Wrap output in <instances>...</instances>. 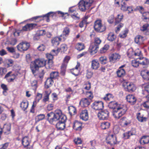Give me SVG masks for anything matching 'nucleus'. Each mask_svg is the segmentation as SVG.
Here are the masks:
<instances>
[{
    "label": "nucleus",
    "instance_id": "nucleus-1",
    "mask_svg": "<svg viewBox=\"0 0 149 149\" xmlns=\"http://www.w3.org/2000/svg\"><path fill=\"white\" fill-rule=\"evenodd\" d=\"M109 107L113 109V115L116 120L120 119V118L125 113L127 108L126 105L119 104L115 101H111L109 104Z\"/></svg>",
    "mask_w": 149,
    "mask_h": 149
},
{
    "label": "nucleus",
    "instance_id": "nucleus-2",
    "mask_svg": "<svg viewBox=\"0 0 149 149\" xmlns=\"http://www.w3.org/2000/svg\"><path fill=\"white\" fill-rule=\"evenodd\" d=\"M47 60L43 58L36 59L31 62L30 68L33 74L36 73L39 68L42 67L46 65Z\"/></svg>",
    "mask_w": 149,
    "mask_h": 149
},
{
    "label": "nucleus",
    "instance_id": "nucleus-3",
    "mask_svg": "<svg viewBox=\"0 0 149 149\" xmlns=\"http://www.w3.org/2000/svg\"><path fill=\"white\" fill-rule=\"evenodd\" d=\"M94 0H82L78 3V7L79 10L82 11H85L89 9Z\"/></svg>",
    "mask_w": 149,
    "mask_h": 149
},
{
    "label": "nucleus",
    "instance_id": "nucleus-4",
    "mask_svg": "<svg viewBox=\"0 0 149 149\" xmlns=\"http://www.w3.org/2000/svg\"><path fill=\"white\" fill-rule=\"evenodd\" d=\"M139 57L132 61V64L134 67H137L139 64H140L143 65L148 64L149 63V61L148 59L146 58L141 57V56H139Z\"/></svg>",
    "mask_w": 149,
    "mask_h": 149
},
{
    "label": "nucleus",
    "instance_id": "nucleus-5",
    "mask_svg": "<svg viewBox=\"0 0 149 149\" xmlns=\"http://www.w3.org/2000/svg\"><path fill=\"white\" fill-rule=\"evenodd\" d=\"M63 115L61 111L59 109L56 110L53 114V117L50 118H47V120L51 124H53L54 122H55L59 119L61 117V116Z\"/></svg>",
    "mask_w": 149,
    "mask_h": 149
},
{
    "label": "nucleus",
    "instance_id": "nucleus-6",
    "mask_svg": "<svg viewBox=\"0 0 149 149\" xmlns=\"http://www.w3.org/2000/svg\"><path fill=\"white\" fill-rule=\"evenodd\" d=\"M94 45L90 46L89 49L90 52L92 54H94L97 51L99 48V45L101 43L102 41L100 38L96 37L94 38Z\"/></svg>",
    "mask_w": 149,
    "mask_h": 149
},
{
    "label": "nucleus",
    "instance_id": "nucleus-7",
    "mask_svg": "<svg viewBox=\"0 0 149 149\" xmlns=\"http://www.w3.org/2000/svg\"><path fill=\"white\" fill-rule=\"evenodd\" d=\"M94 28L95 31L98 32H103L106 29L105 26L102 24L100 19H97L95 21Z\"/></svg>",
    "mask_w": 149,
    "mask_h": 149
},
{
    "label": "nucleus",
    "instance_id": "nucleus-8",
    "mask_svg": "<svg viewBox=\"0 0 149 149\" xmlns=\"http://www.w3.org/2000/svg\"><path fill=\"white\" fill-rule=\"evenodd\" d=\"M67 120L66 116L64 115L61 116L59 119V121L56 124V127L58 130H64L65 126V122Z\"/></svg>",
    "mask_w": 149,
    "mask_h": 149
},
{
    "label": "nucleus",
    "instance_id": "nucleus-9",
    "mask_svg": "<svg viewBox=\"0 0 149 149\" xmlns=\"http://www.w3.org/2000/svg\"><path fill=\"white\" fill-rule=\"evenodd\" d=\"M127 54L129 58H132L136 56H140L142 55L141 52L139 49H137L134 52L132 48L128 49Z\"/></svg>",
    "mask_w": 149,
    "mask_h": 149
},
{
    "label": "nucleus",
    "instance_id": "nucleus-10",
    "mask_svg": "<svg viewBox=\"0 0 149 149\" xmlns=\"http://www.w3.org/2000/svg\"><path fill=\"white\" fill-rule=\"evenodd\" d=\"M123 85L125 91L130 92L134 91L136 88V86L133 83L129 82H124Z\"/></svg>",
    "mask_w": 149,
    "mask_h": 149
},
{
    "label": "nucleus",
    "instance_id": "nucleus-11",
    "mask_svg": "<svg viewBox=\"0 0 149 149\" xmlns=\"http://www.w3.org/2000/svg\"><path fill=\"white\" fill-rule=\"evenodd\" d=\"M119 123L122 127H125L131 125V120L127 117L124 116L120 119Z\"/></svg>",
    "mask_w": 149,
    "mask_h": 149
},
{
    "label": "nucleus",
    "instance_id": "nucleus-12",
    "mask_svg": "<svg viewBox=\"0 0 149 149\" xmlns=\"http://www.w3.org/2000/svg\"><path fill=\"white\" fill-rule=\"evenodd\" d=\"M109 116V112L107 110H104L99 112L97 116L99 119L105 120L107 119Z\"/></svg>",
    "mask_w": 149,
    "mask_h": 149
},
{
    "label": "nucleus",
    "instance_id": "nucleus-13",
    "mask_svg": "<svg viewBox=\"0 0 149 149\" xmlns=\"http://www.w3.org/2000/svg\"><path fill=\"white\" fill-rule=\"evenodd\" d=\"M30 46L29 43L26 41H24L21 42L17 45V48L18 50L22 52L27 50Z\"/></svg>",
    "mask_w": 149,
    "mask_h": 149
},
{
    "label": "nucleus",
    "instance_id": "nucleus-14",
    "mask_svg": "<svg viewBox=\"0 0 149 149\" xmlns=\"http://www.w3.org/2000/svg\"><path fill=\"white\" fill-rule=\"evenodd\" d=\"M11 124L10 123L4 124L3 128H1L0 134L3 132L6 135H8L11 133Z\"/></svg>",
    "mask_w": 149,
    "mask_h": 149
},
{
    "label": "nucleus",
    "instance_id": "nucleus-15",
    "mask_svg": "<svg viewBox=\"0 0 149 149\" xmlns=\"http://www.w3.org/2000/svg\"><path fill=\"white\" fill-rule=\"evenodd\" d=\"M91 106L95 110H101L104 108V104L101 101H95L92 103Z\"/></svg>",
    "mask_w": 149,
    "mask_h": 149
},
{
    "label": "nucleus",
    "instance_id": "nucleus-16",
    "mask_svg": "<svg viewBox=\"0 0 149 149\" xmlns=\"http://www.w3.org/2000/svg\"><path fill=\"white\" fill-rule=\"evenodd\" d=\"M120 58L121 56L119 54L116 53H113L109 57V61L111 63H115L118 61Z\"/></svg>",
    "mask_w": 149,
    "mask_h": 149
},
{
    "label": "nucleus",
    "instance_id": "nucleus-17",
    "mask_svg": "<svg viewBox=\"0 0 149 149\" xmlns=\"http://www.w3.org/2000/svg\"><path fill=\"white\" fill-rule=\"evenodd\" d=\"M70 31V29L69 26L63 28L62 34L60 36V37L62 38L63 40L64 41L65 40L67 37L69 35Z\"/></svg>",
    "mask_w": 149,
    "mask_h": 149
},
{
    "label": "nucleus",
    "instance_id": "nucleus-18",
    "mask_svg": "<svg viewBox=\"0 0 149 149\" xmlns=\"http://www.w3.org/2000/svg\"><path fill=\"white\" fill-rule=\"evenodd\" d=\"M107 142L112 145L117 143L116 137L113 134L108 136L106 138Z\"/></svg>",
    "mask_w": 149,
    "mask_h": 149
},
{
    "label": "nucleus",
    "instance_id": "nucleus-19",
    "mask_svg": "<svg viewBox=\"0 0 149 149\" xmlns=\"http://www.w3.org/2000/svg\"><path fill=\"white\" fill-rule=\"evenodd\" d=\"M64 41V40L60 36L54 37L51 40L52 45L55 47H57L59 44L60 41Z\"/></svg>",
    "mask_w": 149,
    "mask_h": 149
},
{
    "label": "nucleus",
    "instance_id": "nucleus-20",
    "mask_svg": "<svg viewBox=\"0 0 149 149\" xmlns=\"http://www.w3.org/2000/svg\"><path fill=\"white\" fill-rule=\"evenodd\" d=\"M55 13L54 12H50L45 15L35 17L34 18L35 19H37L38 17H43L46 19V21L47 22H49V17H53L55 15Z\"/></svg>",
    "mask_w": 149,
    "mask_h": 149
},
{
    "label": "nucleus",
    "instance_id": "nucleus-21",
    "mask_svg": "<svg viewBox=\"0 0 149 149\" xmlns=\"http://www.w3.org/2000/svg\"><path fill=\"white\" fill-rule=\"evenodd\" d=\"M80 118L84 121H87L88 119V111L84 110L82 111L80 115Z\"/></svg>",
    "mask_w": 149,
    "mask_h": 149
},
{
    "label": "nucleus",
    "instance_id": "nucleus-22",
    "mask_svg": "<svg viewBox=\"0 0 149 149\" xmlns=\"http://www.w3.org/2000/svg\"><path fill=\"white\" fill-rule=\"evenodd\" d=\"M91 102L90 100L84 98L81 99L79 103L82 107H87L90 104Z\"/></svg>",
    "mask_w": 149,
    "mask_h": 149
},
{
    "label": "nucleus",
    "instance_id": "nucleus-23",
    "mask_svg": "<svg viewBox=\"0 0 149 149\" xmlns=\"http://www.w3.org/2000/svg\"><path fill=\"white\" fill-rule=\"evenodd\" d=\"M126 99L128 102L131 104H134L136 101V99L133 95H129L127 96Z\"/></svg>",
    "mask_w": 149,
    "mask_h": 149
},
{
    "label": "nucleus",
    "instance_id": "nucleus-24",
    "mask_svg": "<svg viewBox=\"0 0 149 149\" xmlns=\"http://www.w3.org/2000/svg\"><path fill=\"white\" fill-rule=\"evenodd\" d=\"M115 3L118 5L120 4L121 5V9L123 11H126V10L128 6L127 5L126 1H115Z\"/></svg>",
    "mask_w": 149,
    "mask_h": 149
},
{
    "label": "nucleus",
    "instance_id": "nucleus-25",
    "mask_svg": "<svg viewBox=\"0 0 149 149\" xmlns=\"http://www.w3.org/2000/svg\"><path fill=\"white\" fill-rule=\"evenodd\" d=\"M82 123L78 121H75L74 123L73 129L78 131H80L82 129Z\"/></svg>",
    "mask_w": 149,
    "mask_h": 149
},
{
    "label": "nucleus",
    "instance_id": "nucleus-26",
    "mask_svg": "<svg viewBox=\"0 0 149 149\" xmlns=\"http://www.w3.org/2000/svg\"><path fill=\"white\" fill-rule=\"evenodd\" d=\"M135 134L134 130H131L123 134V138L124 139H129L131 136L134 135Z\"/></svg>",
    "mask_w": 149,
    "mask_h": 149
},
{
    "label": "nucleus",
    "instance_id": "nucleus-27",
    "mask_svg": "<svg viewBox=\"0 0 149 149\" xmlns=\"http://www.w3.org/2000/svg\"><path fill=\"white\" fill-rule=\"evenodd\" d=\"M142 93L143 95H147L149 93V84H145L142 86Z\"/></svg>",
    "mask_w": 149,
    "mask_h": 149
},
{
    "label": "nucleus",
    "instance_id": "nucleus-28",
    "mask_svg": "<svg viewBox=\"0 0 149 149\" xmlns=\"http://www.w3.org/2000/svg\"><path fill=\"white\" fill-rule=\"evenodd\" d=\"M100 66V64L98 60H93L91 61V68L94 70L97 69Z\"/></svg>",
    "mask_w": 149,
    "mask_h": 149
},
{
    "label": "nucleus",
    "instance_id": "nucleus-29",
    "mask_svg": "<svg viewBox=\"0 0 149 149\" xmlns=\"http://www.w3.org/2000/svg\"><path fill=\"white\" fill-rule=\"evenodd\" d=\"M45 33L46 31L45 30H38L34 37V39L38 40L40 36H43L45 34Z\"/></svg>",
    "mask_w": 149,
    "mask_h": 149
},
{
    "label": "nucleus",
    "instance_id": "nucleus-30",
    "mask_svg": "<svg viewBox=\"0 0 149 149\" xmlns=\"http://www.w3.org/2000/svg\"><path fill=\"white\" fill-rule=\"evenodd\" d=\"M30 143V141L29 137L28 136L23 137L22 139V143L24 147L28 146Z\"/></svg>",
    "mask_w": 149,
    "mask_h": 149
},
{
    "label": "nucleus",
    "instance_id": "nucleus-31",
    "mask_svg": "<svg viewBox=\"0 0 149 149\" xmlns=\"http://www.w3.org/2000/svg\"><path fill=\"white\" fill-rule=\"evenodd\" d=\"M80 65L79 63L77 62V64L74 68L72 69L71 71V73L75 76H78L79 74V67Z\"/></svg>",
    "mask_w": 149,
    "mask_h": 149
},
{
    "label": "nucleus",
    "instance_id": "nucleus-32",
    "mask_svg": "<svg viewBox=\"0 0 149 149\" xmlns=\"http://www.w3.org/2000/svg\"><path fill=\"white\" fill-rule=\"evenodd\" d=\"M28 105V102L26 100H23L20 104V107L24 111H25Z\"/></svg>",
    "mask_w": 149,
    "mask_h": 149
},
{
    "label": "nucleus",
    "instance_id": "nucleus-33",
    "mask_svg": "<svg viewBox=\"0 0 149 149\" xmlns=\"http://www.w3.org/2000/svg\"><path fill=\"white\" fill-rule=\"evenodd\" d=\"M54 83L53 79L50 78V77L48 78L45 83V87L47 88L50 87H51L53 85Z\"/></svg>",
    "mask_w": 149,
    "mask_h": 149
},
{
    "label": "nucleus",
    "instance_id": "nucleus-34",
    "mask_svg": "<svg viewBox=\"0 0 149 149\" xmlns=\"http://www.w3.org/2000/svg\"><path fill=\"white\" fill-rule=\"evenodd\" d=\"M138 121L140 122H143L146 121L147 120V118L144 117L143 115H141L140 113H138L136 115Z\"/></svg>",
    "mask_w": 149,
    "mask_h": 149
},
{
    "label": "nucleus",
    "instance_id": "nucleus-35",
    "mask_svg": "<svg viewBox=\"0 0 149 149\" xmlns=\"http://www.w3.org/2000/svg\"><path fill=\"white\" fill-rule=\"evenodd\" d=\"M117 76L119 77H123L125 74V71L124 69H121L120 68H119L116 72Z\"/></svg>",
    "mask_w": 149,
    "mask_h": 149
},
{
    "label": "nucleus",
    "instance_id": "nucleus-36",
    "mask_svg": "<svg viewBox=\"0 0 149 149\" xmlns=\"http://www.w3.org/2000/svg\"><path fill=\"white\" fill-rule=\"evenodd\" d=\"M35 25V24H27L22 28V30L25 31H27L32 29Z\"/></svg>",
    "mask_w": 149,
    "mask_h": 149
},
{
    "label": "nucleus",
    "instance_id": "nucleus-37",
    "mask_svg": "<svg viewBox=\"0 0 149 149\" xmlns=\"http://www.w3.org/2000/svg\"><path fill=\"white\" fill-rule=\"evenodd\" d=\"M143 37L141 36H137L135 38L134 41L137 44H142L143 42Z\"/></svg>",
    "mask_w": 149,
    "mask_h": 149
},
{
    "label": "nucleus",
    "instance_id": "nucleus-38",
    "mask_svg": "<svg viewBox=\"0 0 149 149\" xmlns=\"http://www.w3.org/2000/svg\"><path fill=\"white\" fill-rule=\"evenodd\" d=\"M68 110L71 116L74 115L76 113V108L73 106H70L68 107Z\"/></svg>",
    "mask_w": 149,
    "mask_h": 149
},
{
    "label": "nucleus",
    "instance_id": "nucleus-39",
    "mask_svg": "<svg viewBox=\"0 0 149 149\" xmlns=\"http://www.w3.org/2000/svg\"><path fill=\"white\" fill-rule=\"evenodd\" d=\"M116 37V36L113 33L110 32L108 35L107 39L109 41L112 42L115 40Z\"/></svg>",
    "mask_w": 149,
    "mask_h": 149
},
{
    "label": "nucleus",
    "instance_id": "nucleus-40",
    "mask_svg": "<svg viewBox=\"0 0 149 149\" xmlns=\"http://www.w3.org/2000/svg\"><path fill=\"white\" fill-rule=\"evenodd\" d=\"M85 47L84 44L82 43H78L75 46V49L79 51L83 50Z\"/></svg>",
    "mask_w": 149,
    "mask_h": 149
},
{
    "label": "nucleus",
    "instance_id": "nucleus-41",
    "mask_svg": "<svg viewBox=\"0 0 149 149\" xmlns=\"http://www.w3.org/2000/svg\"><path fill=\"white\" fill-rule=\"evenodd\" d=\"M110 123L108 122L104 121L102 123L101 127L102 129L105 130L108 128L110 126Z\"/></svg>",
    "mask_w": 149,
    "mask_h": 149
},
{
    "label": "nucleus",
    "instance_id": "nucleus-42",
    "mask_svg": "<svg viewBox=\"0 0 149 149\" xmlns=\"http://www.w3.org/2000/svg\"><path fill=\"white\" fill-rule=\"evenodd\" d=\"M113 97V95L110 93L106 94L105 96L103 98V99L106 102L111 100Z\"/></svg>",
    "mask_w": 149,
    "mask_h": 149
},
{
    "label": "nucleus",
    "instance_id": "nucleus-43",
    "mask_svg": "<svg viewBox=\"0 0 149 149\" xmlns=\"http://www.w3.org/2000/svg\"><path fill=\"white\" fill-rule=\"evenodd\" d=\"M123 16L122 14H118L115 19V24H116L120 22L123 18Z\"/></svg>",
    "mask_w": 149,
    "mask_h": 149
},
{
    "label": "nucleus",
    "instance_id": "nucleus-44",
    "mask_svg": "<svg viewBox=\"0 0 149 149\" xmlns=\"http://www.w3.org/2000/svg\"><path fill=\"white\" fill-rule=\"evenodd\" d=\"M58 76V72L57 71H54L51 72L50 77L54 79H56Z\"/></svg>",
    "mask_w": 149,
    "mask_h": 149
},
{
    "label": "nucleus",
    "instance_id": "nucleus-45",
    "mask_svg": "<svg viewBox=\"0 0 149 149\" xmlns=\"http://www.w3.org/2000/svg\"><path fill=\"white\" fill-rule=\"evenodd\" d=\"M87 97L86 98L88 99V100H90L92 102V100L93 97V95L92 92L91 91H89L86 93Z\"/></svg>",
    "mask_w": 149,
    "mask_h": 149
},
{
    "label": "nucleus",
    "instance_id": "nucleus-46",
    "mask_svg": "<svg viewBox=\"0 0 149 149\" xmlns=\"http://www.w3.org/2000/svg\"><path fill=\"white\" fill-rule=\"evenodd\" d=\"M45 118V115L43 114H40L38 115L36 118V121L38 122L43 120Z\"/></svg>",
    "mask_w": 149,
    "mask_h": 149
},
{
    "label": "nucleus",
    "instance_id": "nucleus-47",
    "mask_svg": "<svg viewBox=\"0 0 149 149\" xmlns=\"http://www.w3.org/2000/svg\"><path fill=\"white\" fill-rule=\"evenodd\" d=\"M99 60L102 64H105L107 63V59L105 56H102L100 58Z\"/></svg>",
    "mask_w": 149,
    "mask_h": 149
},
{
    "label": "nucleus",
    "instance_id": "nucleus-48",
    "mask_svg": "<svg viewBox=\"0 0 149 149\" xmlns=\"http://www.w3.org/2000/svg\"><path fill=\"white\" fill-rule=\"evenodd\" d=\"M141 141L144 144H147L149 143V137L146 136H143L141 139Z\"/></svg>",
    "mask_w": 149,
    "mask_h": 149
},
{
    "label": "nucleus",
    "instance_id": "nucleus-49",
    "mask_svg": "<svg viewBox=\"0 0 149 149\" xmlns=\"http://www.w3.org/2000/svg\"><path fill=\"white\" fill-rule=\"evenodd\" d=\"M60 49L61 52L64 53L66 51L68 47L66 45L63 44L61 45Z\"/></svg>",
    "mask_w": 149,
    "mask_h": 149
},
{
    "label": "nucleus",
    "instance_id": "nucleus-50",
    "mask_svg": "<svg viewBox=\"0 0 149 149\" xmlns=\"http://www.w3.org/2000/svg\"><path fill=\"white\" fill-rule=\"evenodd\" d=\"M109 46L108 45H105L100 50V52L101 53H104L109 49Z\"/></svg>",
    "mask_w": 149,
    "mask_h": 149
},
{
    "label": "nucleus",
    "instance_id": "nucleus-51",
    "mask_svg": "<svg viewBox=\"0 0 149 149\" xmlns=\"http://www.w3.org/2000/svg\"><path fill=\"white\" fill-rule=\"evenodd\" d=\"M128 33V31L127 30H125L122 32L119 35V36L121 38H125L127 36V34Z\"/></svg>",
    "mask_w": 149,
    "mask_h": 149
},
{
    "label": "nucleus",
    "instance_id": "nucleus-52",
    "mask_svg": "<svg viewBox=\"0 0 149 149\" xmlns=\"http://www.w3.org/2000/svg\"><path fill=\"white\" fill-rule=\"evenodd\" d=\"M142 107H144L146 109H148L149 108V100H148L143 102L141 104Z\"/></svg>",
    "mask_w": 149,
    "mask_h": 149
},
{
    "label": "nucleus",
    "instance_id": "nucleus-53",
    "mask_svg": "<svg viewBox=\"0 0 149 149\" xmlns=\"http://www.w3.org/2000/svg\"><path fill=\"white\" fill-rule=\"evenodd\" d=\"M31 86L33 90H36L37 87V82L36 80L33 81L31 83Z\"/></svg>",
    "mask_w": 149,
    "mask_h": 149
},
{
    "label": "nucleus",
    "instance_id": "nucleus-54",
    "mask_svg": "<svg viewBox=\"0 0 149 149\" xmlns=\"http://www.w3.org/2000/svg\"><path fill=\"white\" fill-rule=\"evenodd\" d=\"M50 93L48 91H45V95L44 97L43 101V102H45L48 100L49 99V95L50 94Z\"/></svg>",
    "mask_w": 149,
    "mask_h": 149
},
{
    "label": "nucleus",
    "instance_id": "nucleus-55",
    "mask_svg": "<svg viewBox=\"0 0 149 149\" xmlns=\"http://www.w3.org/2000/svg\"><path fill=\"white\" fill-rule=\"evenodd\" d=\"M37 102L36 100H34L33 102V104L32 106V107L30 110V112L33 113H34L35 110L34 108L36 107L37 105Z\"/></svg>",
    "mask_w": 149,
    "mask_h": 149
},
{
    "label": "nucleus",
    "instance_id": "nucleus-56",
    "mask_svg": "<svg viewBox=\"0 0 149 149\" xmlns=\"http://www.w3.org/2000/svg\"><path fill=\"white\" fill-rule=\"evenodd\" d=\"M135 11H139L141 14H143V12L144 10V8L141 6H138L134 10Z\"/></svg>",
    "mask_w": 149,
    "mask_h": 149
},
{
    "label": "nucleus",
    "instance_id": "nucleus-57",
    "mask_svg": "<svg viewBox=\"0 0 149 149\" xmlns=\"http://www.w3.org/2000/svg\"><path fill=\"white\" fill-rule=\"evenodd\" d=\"M74 142L76 144H81L82 143V141L80 138H77L74 139Z\"/></svg>",
    "mask_w": 149,
    "mask_h": 149
},
{
    "label": "nucleus",
    "instance_id": "nucleus-58",
    "mask_svg": "<svg viewBox=\"0 0 149 149\" xmlns=\"http://www.w3.org/2000/svg\"><path fill=\"white\" fill-rule=\"evenodd\" d=\"M6 68H0V76H3L6 73Z\"/></svg>",
    "mask_w": 149,
    "mask_h": 149
},
{
    "label": "nucleus",
    "instance_id": "nucleus-59",
    "mask_svg": "<svg viewBox=\"0 0 149 149\" xmlns=\"http://www.w3.org/2000/svg\"><path fill=\"white\" fill-rule=\"evenodd\" d=\"M46 65L49 68H51L53 65V63L52 60H48L47 63H46Z\"/></svg>",
    "mask_w": 149,
    "mask_h": 149
},
{
    "label": "nucleus",
    "instance_id": "nucleus-60",
    "mask_svg": "<svg viewBox=\"0 0 149 149\" xmlns=\"http://www.w3.org/2000/svg\"><path fill=\"white\" fill-rule=\"evenodd\" d=\"M133 10V8L132 6H128L126 10V11H128V13L129 14L132 13Z\"/></svg>",
    "mask_w": 149,
    "mask_h": 149
},
{
    "label": "nucleus",
    "instance_id": "nucleus-61",
    "mask_svg": "<svg viewBox=\"0 0 149 149\" xmlns=\"http://www.w3.org/2000/svg\"><path fill=\"white\" fill-rule=\"evenodd\" d=\"M114 21V17L113 15L110 16L108 19V22L110 24L113 23Z\"/></svg>",
    "mask_w": 149,
    "mask_h": 149
},
{
    "label": "nucleus",
    "instance_id": "nucleus-62",
    "mask_svg": "<svg viewBox=\"0 0 149 149\" xmlns=\"http://www.w3.org/2000/svg\"><path fill=\"white\" fill-rule=\"evenodd\" d=\"M42 96V94L38 93L36 96V99L35 100H36L37 103L38 102L39 100H40Z\"/></svg>",
    "mask_w": 149,
    "mask_h": 149
},
{
    "label": "nucleus",
    "instance_id": "nucleus-63",
    "mask_svg": "<svg viewBox=\"0 0 149 149\" xmlns=\"http://www.w3.org/2000/svg\"><path fill=\"white\" fill-rule=\"evenodd\" d=\"M149 26V24H146L143 25V26L141 28V30L143 31H146L147 30Z\"/></svg>",
    "mask_w": 149,
    "mask_h": 149
},
{
    "label": "nucleus",
    "instance_id": "nucleus-64",
    "mask_svg": "<svg viewBox=\"0 0 149 149\" xmlns=\"http://www.w3.org/2000/svg\"><path fill=\"white\" fill-rule=\"evenodd\" d=\"M8 143H5L0 145V149H6L8 146Z\"/></svg>",
    "mask_w": 149,
    "mask_h": 149
}]
</instances>
